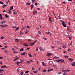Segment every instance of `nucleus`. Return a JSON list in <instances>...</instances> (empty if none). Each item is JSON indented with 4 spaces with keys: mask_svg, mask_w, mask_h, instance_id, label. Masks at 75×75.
<instances>
[{
    "mask_svg": "<svg viewBox=\"0 0 75 75\" xmlns=\"http://www.w3.org/2000/svg\"><path fill=\"white\" fill-rule=\"evenodd\" d=\"M11 10H9V11H8V13L9 14L11 13Z\"/></svg>",
    "mask_w": 75,
    "mask_h": 75,
    "instance_id": "nucleus-32",
    "label": "nucleus"
},
{
    "mask_svg": "<svg viewBox=\"0 0 75 75\" xmlns=\"http://www.w3.org/2000/svg\"><path fill=\"white\" fill-rule=\"evenodd\" d=\"M29 49H30V48H27L26 50H28Z\"/></svg>",
    "mask_w": 75,
    "mask_h": 75,
    "instance_id": "nucleus-54",
    "label": "nucleus"
},
{
    "mask_svg": "<svg viewBox=\"0 0 75 75\" xmlns=\"http://www.w3.org/2000/svg\"><path fill=\"white\" fill-rule=\"evenodd\" d=\"M31 10H32V8H33L34 7L33 4H31Z\"/></svg>",
    "mask_w": 75,
    "mask_h": 75,
    "instance_id": "nucleus-18",
    "label": "nucleus"
},
{
    "mask_svg": "<svg viewBox=\"0 0 75 75\" xmlns=\"http://www.w3.org/2000/svg\"><path fill=\"white\" fill-rule=\"evenodd\" d=\"M0 19L1 20H2V18H3L2 15L1 14H0Z\"/></svg>",
    "mask_w": 75,
    "mask_h": 75,
    "instance_id": "nucleus-7",
    "label": "nucleus"
},
{
    "mask_svg": "<svg viewBox=\"0 0 75 75\" xmlns=\"http://www.w3.org/2000/svg\"><path fill=\"white\" fill-rule=\"evenodd\" d=\"M57 43L58 45H59V42L58 41L57 42Z\"/></svg>",
    "mask_w": 75,
    "mask_h": 75,
    "instance_id": "nucleus-52",
    "label": "nucleus"
},
{
    "mask_svg": "<svg viewBox=\"0 0 75 75\" xmlns=\"http://www.w3.org/2000/svg\"><path fill=\"white\" fill-rule=\"evenodd\" d=\"M28 72H29V71H25V73H26V74L28 73Z\"/></svg>",
    "mask_w": 75,
    "mask_h": 75,
    "instance_id": "nucleus-36",
    "label": "nucleus"
},
{
    "mask_svg": "<svg viewBox=\"0 0 75 75\" xmlns=\"http://www.w3.org/2000/svg\"><path fill=\"white\" fill-rule=\"evenodd\" d=\"M53 70V69H48V71H47V72H49L50 71H52Z\"/></svg>",
    "mask_w": 75,
    "mask_h": 75,
    "instance_id": "nucleus-20",
    "label": "nucleus"
},
{
    "mask_svg": "<svg viewBox=\"0 0 75 75\" xmlns=\"http://www.w3.org/2000/svg\"><path fill=\"white\" fill-rule=\"evenodd\" d=\"M23 74V71L21 72V73H20V75H22Z\"/></svg>",
    "mask_w": 75,
    "mask_h": 75,
    "instance_id": "nucleus-34",
    "label": "nucleus"
},
{
    "mask_svg": "<svg viewBox=\"0 0 75 75\" xmlns=\"http://www.w3.org/2000/svg\"><path fill=\"white\" fill-rule=\"evenodd\" d=\"M25 52H23V53H22L21 54V56L24 55H25Z\"/></svg>",
    "mask_w": 75,
    "mask_h": 75,
    "instance_id": "nucleus-15",
    "label": "nucleus"
},
{
    "mask_svg": "<svg viewBox=\"0 0 75 75\" xmlns=\"http://www.w3.org/2000/svg\"><path fill=\"white\" fill-rule=\"evenodd\" d=\"M49 21L50 23H51L52 22V21L51 20V17L50 16H49Z\"/></svg>",
    "mask_w": 75,
    "mask_h": 75,
    "instance_id": "nucleus-6",
    "label": "nucleus"
},
{
    "mask_svg": "<svg viewBox=\"0 0 75 75\" xmlns=\"http://www.w3.org/2000/svg\"><path fill=\"white\" fill-rule=\"evenodd\" d=\"M7 67L6 66V65H4V66H1V68H6Z\"/></svg>",
    "mask_w": 75,
    "mask_h": 75,
    "instance_id": "nucleus-8",
    "label": "nucleus"
},
{
    "mask_svg": "<svg viewBox=\"0 0 75 75\" xmlns=\"http://www.w3.org/2000/svg\"><path fill=\"white\" fill-rule=\"evenodd\" d=\"M64 57L65 58H68V56H64Z\"/></svg>",
    "mask_w": 75,
    "mask_h": 75,
    "instance_id": "nucleus-35",
    "label": "nucleus"
},
{
    "mask_svg": "<svg viewBox=\"0 0 75 75\" xmlns=\"http://www.w3.org/2000/svg\"><path fill=\"white\" fill-rule=\"evenodd\" d=\"M70 71H69V70H68V69H66L64 70L63 71L64 73H67L68 72H69Z\"/></svg>",
    "mask_w": 75,
    "mask_h": 75,
    "instance_id": "nucleus-3",
    "label": "nucleus"
},
{
    "mask_svg": "<svg viewBox=\"0 0 75 75\" xmlns=\"http://www.w3.org/2000/svg\"><path fill=\"white\" fill-rule=\"evenodd\" d=\"M24 45L25 46V47H27L28 46V45H27V44L26 43H25L24 44Z\"/></svg>",
    "mask_w": 75,
    "mask_h": 75,
    "instance_id": "nucleus-21",
    "label": "nucleus"
},
{
    "mask_svg": "<svg viewBox=\"0 0 75 75\" xmlns=\"http://www.w3.org/2000/svg\"><path fill=\"white\" fill-rule=\"evenodd\" d=\"M7 5H6L5 4L3 5V6L2 8H4L5 7H7Z\"/></svg>",
    "mask_w": 75,
    "mask_h": 75,
    "instance_id": "nucleus-16",
    "label": "nucleus"
},
{
    "mask_svg": "<svg viewBox=\"0 0 75 75\" xmlns=\"http://www.w3.org/2000/svg\"><path fill=\"white\" fill-rule=\"evenodd\" d=\"M20 34L21 35H23V33L22 32V31H20Z\"/></svg>",
    "mask_w": 75,
    "mask_h": 75,
    "instance_id": "nucleus-22",
    "label": "nucleus"
},
{
    "mask_svg": "<svg viewBox=\"0 0 75 75\" xmlns=\"http://www.w3.org/2000/svg\"><path fill=\"white\" fill-rule=\"evenodd\" d=\"M3 38V36L1 37V40H2Z\"/></svg>",
    "mask_w": 75,
    "mask_h": 75,
    "instance_id": "nucleus-56",
    "label": "nucleus"
},
{
    "mask_svg": "<svg viewBox=\"0 0 75 75\" xmlns=\"http://www.w3.org/2000/svg\"><path fill=\"white\" fill-rule=\"evenodd\" d=\"M8 26V25H5V26H4L2 25H0V26H2V27H3L4 28Z\"/></svg>",
    "mask_w": 75,
    "mask_h": 75,
    "instance_id": "nucleus-5",
    "label": "nucleus"
},
{
    "mask_svg": "<svg viewBox=\"0 0 75 75\" xmlns=\"http://www.w3.org/2000/svg\"><path fill=\"white\" fill-rule=\"evenodd\" d=\"M26 62H27L28 63H30L31 62H30V61H26Z\"/></svg>",
    "mask_w": 75,
    "mask_h": 75,
    "instance_id": "nucleus-33",
    "label": "nucleus"
},
{
    "mask_svg": "<svg viewBox=\"0 0 75 75\" xmlns=\"http://www.w3.org/2000/svg\"><path fill=\"white\" fill-rule=\"evenodd\" d=\"M43 39H45V40H46L47 39L46 38H43Z\"/></svg>",
    "mask_w": 75,
    "mask_h": 75,
    "instance_id": "nucleus-61",
    "label": "nucleus"
},
{
    "mask_svg": "<svg viewBox=\"0 0 75 75\" xmlns=\"http://www.w3.org/2000/svg\"><path fill=\"white\" fill-rule=\"evenodd\" d=\"M31 4L29 3H26V5H29Z\"/></svg>",
    "mask_w": 75,
    "mask_h": 75,
    "instance_id": "nucleus-27",
    "label": "nucleus"
},
{
    "mask_svg": "<svg viewBox=\"0 0 75 75\" xmlns=\"http://www.w3.org/2000/svg\"><path fill=\"white\" fill-rule=\"evenodd\" d=\"M24 50V49L23 48H21V49H20V51L21 52V51H23V50Z\"/></svg>",
    "mask_w": 75,
    "mask_h": 75,
    "instance_id": "nucleus-26",
    "label": "nucleus"
},
{
    "mask_svg": "<svg viewBox=\"0 0 75 75\" xmlns=\"http://www.w3.org/2000/svg\"><path fill=\"white\" fill-rule=\"evenodd\" d=\"M35 5L36 6H37V5H38L37 3V2L35 3Z\"/></svg>",
    "mask_w": 75,
    "mask_h": 75,
    "instance_id": "nucleus-47",
    "label": "nucleus"
},
{
    "mask_svg": "<svg viewBox=\"0 0 75 75\" xmlns=\"http://www.w3.org/2000/svg\"><path fill=\"white\" fill-rule=\"evenodd\" d=\"M33 72L34 73H37V71H34Z\"/></svg>",
    "mask_w": 75,
    "mask_h": 75,
    "instance_id": "nucleus-51",
    "label": "nucleus"
},
{
    "mask_svg": "<svg viewBox=\"0 0 75 75\" xmlns=\"http://www.w3.org/2000/svg\"><path fill=\"white\" fill-rule=\"evenodd\" d=\"M3 23L5 24V21H1Z\"/></svg>",
    "mask_w": 75,
    "mask_h": 75,
    "instance_id": "nucleus-29",
    "label": "nucleus"
},
{
    "mask_svg": "<svg viewBox=\"0 0 75 75\" xmlns=\"http://www.w3.org/2000/svg\"><path fill=\"white\" fill-rule=\"evenodd\" d=\"M56 62H60V63H64V62L65 61H64L63 60V59H58V60H56Z\"/></svg>",
    "mask_w": 75,
    "mask_h": 75,
    "instance_id": "nucleus-1",
    "label": "nucleus"
},
{
    "mask_svg": "<svg viewBox=\"0 0 75 75\" xmlns=\"http://www.w3.org/2000/svg\"><path fill=\"white\" fill-rule=\"evenodd\" d=\"M26 28H29V29L30 28V27H29V26H27V27H26Z\"/></svg>",
    "mask_w": 75,
    "mask_h": 75,
    "instance_id": "nucleus-48",
    "label": "nucleus"
},
{
    "mask_svg": "<svg viewBox=\"0 0 75 75\" xmlns=\"http://www.w3.org/2000/svg\"><path fill=\"white\" fill-rule=\"evenodd\" d=\"M32 2H35V0H32Z\"/></svg>",
    "mask_w": 75,
    "mask_h": 75,
    "instance_id": "nucleus-49",
    "label": "nucleus"
},
{
    "mask_svg": "<svg viewBox=\"0 0 75 75\" xmlns=\"http://www.w3.org/2000/svg\"><path fill=\"white\" fill-rule=\"evenodd\" d=\"M72 45V44H71V43H70V44H69L68 45H69V46H70V45Z\"/></svg>",
    "mask_w": 75,
    "mask_h": 75,
    "instance_id": "nucleus-59",
    "label": "nucleus"
},
{
    "mask_svg": "<svg viewBox=\"0 0 75 75\" xmlns=\"http://www.w3.org/2000/svg\"><path fill=\"white\" fill-rule=\"evenodd\" d=\"M37 14V12L36 11H35L33 12V15H35Z\"/></svg>",
    "mask_w": 75,
    "mask_h": 75,
    "instance_id": "nucleus-9",
    "label": "nucleus"
},
{
    "mask_svg": "<svg viewBox=\"0 0 75 75\" xmlns=\"http://www.w3.org/2000/svg\"><path fill=\"white\" fill-rule=\"evenodd\" d=\"M1 50H4L5 49V48H1Z\"/></svg>",
    "mask_w": 75,
    "mask_h": 75,
    "instance_id": "nucleus-64",
    "label": "nucleus"
},
{
    "mask_svg": "<svg viewBox=\"0 0 75 75\" xmlns=\"http://www.w3.org/2000/svg\"><path fill=\"white\" fill-rule=\"evenodd\" d=\"M69 39L70 40H72V38H70V37H69Z\"/></svg>",
    "mask_w": 75,
    "mask_h": 75,
    "instance_id": "nucleus-45",
    "label": "nucleus"
},
{
    "mask_svg": "<svg viewBox=\"0 0 75 75\" xmlns=\"http://www.w3.org/2000/svg\"><path fill=\"white\" fill-rule=\"evenodd\" d=\"M29 57H32V55H31V54H29Z\"/></svg>",
    "mask_w": 75,
    "mask_h": 75,
    "instance_id": "nucleus-30",
    "label": "nucleus"
},
{
    "mask_svg": "<svg viewBox=\"0 0 75 75\" xmlns=\"http://www.w3.org/2000/svg\"><path fill=\"white\" fill-rule=\"evenodd\" d=\"M61 24H62V25H65V23H64V22H62V23H61Z\"/></svg>",
    "mask_w": 75,
    "mask_h": 75,
    "instance_id": "nucleus-31",
    "label": "nucleus"
},
{
    "mask_svg": "<svg viewBox=\"0 0 75 75\" xmlns=\"http://www.w3.org/2000/svg\"><path fill=\"white\" fill-rule=\"evenodd\" d=\"M60 21L62 22H64V21H63L62 20H60Z\"/></svg>",
    "mask_w": 75,
    "mask_h": 75,
    "instance_id": "nucleus-46",
    "label": "nucleus"
},
{
    "mask_svg": "<svg viewBox=\"0 0 75 75\" xmlns=\"http://www.w3.org/2000/svg\"><path fill=\"white\" fill-rule=\"evenodd\" d=\"M36 51H38V47H36Z\"/></svg>",
    "mask_w": 75,
    "mask_h": 75,
    "instance_id": "nucleus-55",
    "label": "nucleus"
},
{
    "mask_svg": "<svg viewBox=\"0 0 75 75\" xmlns=\"http://www.w3.org/2000/svg\"><path fill=\"white\" fill-rule=\"evenodd\" d=\"M68 52H70V49H68Z\"/></svg>",
    "mask_w": 75,
    "mask_h": 75,
    "instance_id": "nucleus-63",
    "label": "nucleus"
},
{
    "mask_svg": "<svg viewBox=\"0 0 75 75\" xmlns=\"http://www.w3.org/2000/svg\"><path fill=\"white\" fill-rule=\"evenodd\" d=\"M67 30H68L69 31H70V29H69V28H67Z\"/></svg>",
    "mask_w": 75,
    "mask_h": 75,
    "instance_id": "nucleus-38",
    "label": "nucleus"
},
{
    "mask_svg": "<svg viewBox=\"0 0 75 75\" xmlns=\"http://www.w3.org/2000/svg\"><path fill=\"white\" fill-rule=\"evenodd\" d=\"M52 54H51V53H48L46 55V56H47V57H50V56L52 55Z\"/></svg>",
    "mask_w": 75,
    "mask_h": 75,
    "instance_id": "nucleus-2",
    "label": "nucleus"
},
{
    "mask_svg": "<svg viewBox=\"0 0 75 75\" xmlns=\"http://www.w3.org/2000/svg\"><path fill=\"white\" fill-rule=\"evenodd\" d=\"M34 69H35L34 67H32V70H34Z\"/></svg>",
    "mask_w": 75,
    "mask_h": 75,
    "instance_id": "nucleus-43",
    "label": "nucleus"
},
{
    "mask_svg": "<svg viewBox=\"0 0 75 75\" xmlns=\"http://www.w3.org/2000/svg\"><path fill=\"white\" fill-rule=\"evenodd\" d=\"M38 33H39V34H41V32L40 31H38Z\"/></svg>",
    "mask_w": 75,
    "mask_h": 75,
    "instance_id": "nucleus-44",
    "label": "nucleus"
},
{
    "mask_svg": "<svg viewBox=\"0 0 75 75\" xmlns=\"http://www.w3.org/2000/svg\"><path fill=\"white\" fill-rule=\"evenodd\" d=\"M42 65L44 67H46V65L45 64L44 62H42Z\"/></svg>",
    "mask_w": 75,
    "mask_h": 75,
    "instance_id": "nucleus-13",
    "label": "nucleus"
},
{
    "mask_svg": "<svg viewBox=\"0 0 75 75\" xmlns=\"http://www.w3.org/2000/svg\"><path fill=\"white\" fill-rule=\"evenodd\" d=\"M19 59V57H16L15 58L14 60H13V61H15L17 60V59Z\"/></svg>",
    "mask_w": 75,
    "mask_h": 75,
    "instance_id": "nucleus-10",
    "label": "nucleus"
},
{
    "mask_svg": "<svg viewBox=\"0 0 75 75\" xmlns=\"http://www.w3.org/2000/svg\"><path fill=\"white\" fill-rule=\"evenodd\" d=\"M72 65L73 66H75V62H73V63H72Z\"/></svg>",
    "mask_w": 75,
    "mask_h": 75,
    "instance_id": "nucleus-14",
    "label": "nucleus"
},
{
    "mask_svg": "<svg viewBox=\"0 0 75 75\" xmlns=\"http://www.w3.org/2000/svg\"><path fill=\"white\" fill-rule=\"evenodd\" d=\"M5 17H6V18H8V16H7V15H5Z\"/></svg>",
    "mask_w": 75,
    "mask_h": 75,
    "instance_id": "nucleus-39",
    "label": "nucleus"
},
{
    "mask_svg": "<svg viewBox=\"0 0 75 75\" xmlns=\"http://www.w3.org/2000/svg\"><path fill=\"white\" fill-rule=\"evenodd\" d=\"M15 41H16V42H19V39H15Z\"/></svg>",
    "mask_w": 75,
    "mask_h": 75,
    "instance_id": "nucleus-17",
    "label": "nucleus"
},
{
    "mask_svg": "<svg viewBox=\"0 0 75 75\" xmlns=\"http://www.w3.org/2000/svg\"><path fill=\"white\" fill-rule=\"evenodd\" d=\"M19 27H17L16 28V29H15V31H17V30L19 29Z\"/></svg>",
    "mask_w": 75,
    "mask_h": 75,
    "instance_id": "nucleus-23",
    "label": "nucleus"
},
{
    "mask_svg": "<svg viewBox=\"0 0 75 75\" xmlns=\"http://www.w3.org/2000/svg\"><path fill=\"white\" fill-rule=\"evenodd\" d=\"M58 18H59V19L60 20H62V19H61V17H60V16H58Z\"/></svg>",
    "mask_w": 75,
    "mask_h": 75,
    "instance_id": "nucleus-42",
    "label": "nucleus"
},
{
    "mask_svg": "<svg viewBox=\"0 0 75 75\" xmlns=\"http://www.w3.org/2000/svg\"><path fill=\"white\" fill-rule=\"evenodd\" d=\"M68 59H69V60L70 61L72 62V61H73V59H72L71 58Z\"/></svg>",
    "mask_w": 75,
    "mask_h": 75,
    "instance_id": "nucleus-19",
    "label": "nucleus"
},
{
    "mask_svg": "<svg viewBox=\"0 0 75 75\" xmlns=\"http://www.w3.org/2000/svg\"><path fill=\"white\" fill-rule=\"evenodd\" d=\"M14 53L15 54V53L18 54V52H14Z\"/></svg>",
    "mask_w": 75,
    "mask_h": 75,
    "instance_id": "nucleus-62",
    "label": "nucleus"
},
{
    "mask_svg": "<svg viewBox=\"0 0 75 75\" xmlns=\"http://www.w3.org/2000/svg\"><path fill=\"white\" fill-rule=\"evenodd\" d=\"M43 72L44 73H45L46 72L47 70L45 69H44L42 70Z\"/></svg>",
    "mask_w": 75,
    "mask_h": 75,
    "instance_id": "nucleus-24",
    "label": "nucleus"
},
{
    "mask_svg": "<svg viewBox=\"0 0 75 75\" xmlns=\"http://www.w3.org/2000/svg\"><path fill=\"white\" fill-rule=\"evenodd\" d=\"M0 4L2 5H3L4 4V3H3L2 1H0Z\"/></svg>",
    "mask_w": 75,
    "mask_h": 75,
    "instance_id": "nucleus-25",
    "label": "nucleus"
},
{
    "mask_svg": "<svg viewBox=\"0 0 75 75\" xmlns=\"http://www.w3.org/2000/svg\"><path fill=\"white\" fill-rule=\"evenodd\" d=\"M68 25L69 26L71 25H70V22L69 23H68Z\"/></svg>",
    "mask_w": 75,
    "mask_h": 75,
    "instance_id": "nucleus-57",
    "label": "nucleus"
},
{
    "mask_svg": "<svg viewBox=\"0 0 75 75\" xmlns=\"http://www.w3.org/2000/svg\"><path fill=\"white\" fill-rule=\"evenodd\" d=\"M35 43V42H32L31 43V44H30V46H33Z\"/></svg>",
    "mask_w": 75,
    "mask_h": 75,
    "instance_id": "nucleus-4",
    "label": "nucleus"
},
{
    "mask_svg": "<svg viewBox=\"0 0 75 75\" xmlns=\"http://www.w3.org/2000/svg\"><path fill=\"white\" fill-rule=\"evenodd\" d=\"M62 25H63V27H66V25H65V24Z\"/></svg>",
    "mask_w": 75,
    "mask_h": 75,
    "instance_id": "nucleus-37",
    "label": "nucleus"
},
{
    "mask_svg": "<svg viewBox=\"0 0 75 75\" xmlns=\"http://www.w3.org/2000/svg\"><path fill=\"white\" fill-rule=\"evenodd\" d=\"M21 63L20 62H17L16 63V64H17V65H18Z\"/></svg>",
    "mask_w": 75,
    "mask_h": 75,
    "instance_id": "nucleus-12",
    "label": "nucleus"
},
{
    "mask_svg": "<svg viewBox=\"0 0 75 75\" xmlns=\"http://www.w3.org/2000/svg\"><path fill=\"white\" fill-rule=\"evenodd\" d=\"M65 47H66L64 45L63 46V48L65 49Z\"/></svg>",
    "mask_w": 75,
    "mask_h": 75,
    "instance_id": "nucleus-50",
    "label": "nucleus"
},
{
    "mask_svg": "<svg viewBox=\"0 0 75 75\" xmlns=\"http://www.w3.org/2000/svg\"><path fill=\"white\" fill-rule=\"evenodd\" d=\"M12 50H13V51H15V50L13 48H12Z\"/></svg>",
    "mask_w": 75,
    "mask_h": 75,
    "instance_id": "nucleus-58",
    "label": "nucleus"
},
{
    "mask_svg": "<svg viewBox=\"0 0 75 75\" xmlns=\"http://www.w3.org/2000/svg\"><path fill=\"white\" fill-rule=\"evenodd\" d=\"M59 58L58 57H54V59H58Z\"/></svg>",
    "mask_w": 75,
    "mask_h": 75,
    "instance_id": "nucleus-28",
    "label": "nucleus"
},
{
    "mask_svg": "<svg viewBox=\"0 0 75 75\" xmlns=\"http://www.w3.org/2000/svg\"><path fill=\"white\" fill-rule=\"evenodd\" d=\"M21 29L22 30H24V29L25 30V28L24 27H23Z\"/></svg>",
    "mask_w": 75,
    "mask_h": 75,
    "instance_id": "nucleus-41",
    "label": "nucleus"
},
{
    "mask_svg": "<svg viewBox=\"0 0 75 75\" xmlns=\"http://www.w3.org/2000/svg\"><path fill=\"white\" fill-rule=\"evenodd\" d=\"M13 9V6H11V7L10 8V10H11Z\"/></svg>",
    "mask_w": 75,
    "mask_h": 75,
    "instance_id": "nucleus-11",
    "label": "nucleus"
},
{
    "mask_svg": "<svg viewBox=\"0 0 75 75\" xmlns=\"http://www.w3.org/2000/svg\"><path fill=\"white\" fill-rule=\"evenodd\" d=\"M41 47H39V49L41 51H42V50H41Z\"/></svg>",
    "mask_w": 75,
    "mask_h": 75,
    "instance_id": "nucleus-40",
    "label": "nucleus"
},
{
    "mask_svg": "<svg viewBox=\"0 0 75 75\" xmlns=\"http://www.w3.org/2000/svg\"><path fill=\"white\" fill-rule=\"evenodd\" d=\"M12 28H16V26H14V27H13Z\"/></svg>",
    "mask_w": 75,
    "mask_h": 75,
    "instance_id": "nucleus-53",
    "label": "nucleus"
},
{
    "mask_svg": "<svg viewBox=\"0 0 75 75\" xmlns=\"http://www.w3.org/2000/svg\"><path fill=\"white\" fill-rule=\"evenodd\" d=\"M58 74H61V72H59L58 73Z\"/></svg>",
    "mask_w": 75,
    "mask_h": 75,
    "instance_id": "nucleus-60",
    "label": "nucleus"
}]
</instances>
